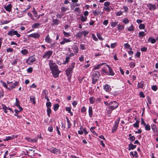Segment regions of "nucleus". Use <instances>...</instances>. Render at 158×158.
Instances as JSON below:
<instances>
[{"label": "nucleus", "mask_w": 158, "mask_h": 158, "mask_svg": "<svg viewBox=\"0 0 158 158\" xmlns=\"http://www.w3.org/2000/svg\"><path fill=\"white\" fill-rule=\"evenodd\" d=\"M49 65L50 69L52 71L54 77L55 78L58 77L59 72L57 65L51 60L49 61Z\"/></svg>", "instance_id": "1"}, {"label": "nucleus", "mask_w": 158, "mask_h": 158, "mask_svg": "<svg viewBox=\"0 0 158 158\" xmlns=\"http://www.w3.org/2000/svg\"><path fill=\"white\" fill-rule=\"evenodd\" d=\"M53 53L52 51H48L44 52V54L42 56L43 58L48 59L52 55Z\"/></svg>", "instance_id": "2"}, {"label": "nucleus", "mask_w": 158, "mask_h": 158, "mask_svg": "<svg viewBox=\"0 0 158 158\" xmlns=\"http://www.w3.org/2000/svg\"><path fill=\"white\" fill-rule=\"evenodd\" d=\"M8 35L10 36H13L14 35H16L17 37H20L21 35L18 33V32L16 31H15L14 29H12L11 30L9 31L7 33Z\"/></svg>", "instance_id": "3"}, {"label": "nucleus", "mask_w": 158, "mask_h": 158, "mask_svg": "<svg viewBox=\"0 0 158 158\" xmlns=\"http://www.w3.org/2000/svg\"><path fill=\"white\" fill-rule=\"evenodd\" d=\"M118 105L119 104L116 101L111 102L109 103V106L113 110L117 108Z\"/></svg>", "instance_id": "4"}, {"label": "nucleus", "mask_w": 158, "mask_h": 158, "mask_svg": "<svg viewBox=\"0 0 158 158\" xmlns=\"http://www.w3.org/2000/svg\"><path fill=\"white\" fill-rule=\"evenodd\" d=\"M50 151L53 153L59 154H60V151L57 149H56L55 148L52 147L49 149Z\"/></svg>", "instance_id": "5"}, {"label": "nucleus", "mask_w": 158, "mask_h": 158, "mask_svg": "<svg viewBox=\"0 0 158 158\" xmlns=\"http://www.w3.org/2000/svg\"><path fill=\"white\" fill-rule=\"evenodd\" d=\"M113 110L109 106L106 109L105 111L106 114L108 117H110Z\"/></svg>", "instance_id": "6"}, {"label": "nucleus", "mask_w": 158, "mask_h": 158, "mask_svg": "<svg viewBox=\"0 0 158 158\" xmlns=\"http://www.w3.org/2000/svg\"><path fill=\"white\" fill-rule=\"evenodd\" d=\"M151 126L152 129L154 134L156 135H158V130L157 129L156 125L155 124H152Z\"/></svg>", "instance_id": "7"}, {"label": "nucleus", "mask_w": 158, "mask_h": 158, "mask_svg": "<svg viewBox=\"0 0 158 158\" xmlns=\"http://www.w3.org/2000/svg\"><path fill=\"white\" fill-rule=\"evenodd\" d=\"M36 60L35 58L33 57H29L26 60V63L29 64H31Z\"/></svg>", "instance_id": "8"}, {"label": "nucleus", "mask_w": 158, "mask_h": 158, "mask_svg": "<svg viewBox=\"0 0 158 158\" xmlns=\"http://www.w3.org/2000/svg\"><path fill=\"white\" fill-rule=\"evenodd\" d=\"M40 36V34L38 33H35L28 35V37H31L35 39L39 38Z\"/></svg>", "instance_id": "9"}, {"label": "nucleus", "mask_w": 158, "mask_h": 158, "mask_svg": "<svg viewBox=\"0 0 158 158\" xmlns=\"http://www.w3.org/2000/svg\"><path fill=\"white\" fill-rule=\"evenodd\" d=\"M35 150L32 149H29L27 152V153L29 156H33L35 154Z\"/></svg>", "instance_id": "10"}, {"label": "nucleus", "mask_w": 158, "mask_h": 158, "mask_svg": "<svg viewBox=\"0 0 158 158\" xmlns=\"http://www.w3.org/2000/svg\"><path fill=\"white\" fill-rule=\"evenodd\" d=\"M147 6L150 10H154L156 8L155 5L151 3H148L147 4Z\"/></svg>", "instance_id": "11"}, {"label": "nucleus", "mask_w": 158, "mask_h": 158, "mask_svg": "<svg viewBox=\"0 0 158 158\" xmlns=\"http://www.w3.org/2000/svg\"><path fill=\"white\" fill-rule=\"evenodd\" d=\"M108 67L109 69V72H108V73L107 74V75H109L113 76L114 75V73L113 72V70L112 69V68L110 67L108 65H106Z\"/></svg>", "instance_id": "12"}, {"label": "nucleus", "mask_w": 158, "mask_h": 158, "mask_svg": "<svg viewBox=\"0 0 158 158\" xmlns=\"http://www.w3.org/2000/svg\"><path fill=\"white\" fill-rule=\"evenodd\" d=\"M100 75V73L98 71H94L93 73L92 76L94 77L99 78Z\"/></svg>", "instance_id": "13"}, {"label": "nucleus", "mask_w": 158, "mask_h": 158, "mask_svg": "<svg viewBox=\"0 0 158 158\" xmlns=\"http://www.w3.org/2000/svg\"><path fill=\"white\" fill-rule=\"evenodd\" d=\"M103 88L104 90L107 92H110L111 89L110 86L108 84H106L104 85L103 86Z\"/></svg>", "instance_id": "14"}, {"label": "nucleus", "mask_w": 158, "mask_h": 158, "mask_svg": "<svg viewBox=\"0 0 158 158\" xmlns=\"http://www.w3.org/2000/svg\"><path fill=\"white\" fill-rule=\"evenodd\" d=\"M73 70L69 67L66 70V74L67 76L71 75L72 73Z\"/></svg>", "instance_id": "15"}, {"label": "nucleus", "mask_w": 158, "mask_h": 158, "mask_svg": "<svg viewBox=\"0 0 158 158\" xmlns=\"http://www.w3.org/2000/svg\"><path fill=\"white\" fill-rule=\"evenodd\" d=\"M71 41V40L70 39L64 38L63 39L62 41L60 42V44L61 45H63L65 43H69Z\"/></svg>", "instance_id": "16"}, {"label": "nucleus", "mask_w": 158, "mask_h": 158, "mask_svg": "<svg viewBox=\"0 0 158 158\" xmlns=\"http://www.w3.org/2000/svg\"><path fill=\"white\" fill-rule=\"evenodd\" d=\"M45 40L46 42L49 44L51 43L52 41V40L50 38L48 34L46 37Z\"/></svg>", "instance_id": "17"}, {"label": "nucleus", "mask_w": 158, "mask_h": 158, "mask_svg": "<svg viewBox=\"0 0 158 158\" xmlns=\"http://www.w3.org/2000/svg\"><path fill=\"white\" fill-rule=\"evenodd\" d=\"M4 8L6 10L10 12L11 10L12 5L11 4H9L7 6H4Z\"/></svg>", "instance_id": "18"}, {"label": "nucleus", "mask_w": 158, "mask_h": 158, "mask_svg": "<svg viewBox=\"0 0 158 158\" xmlns=\"http://www.w3.org/2000/svg\"><path fill=\"white\" fill-rule=\"evenodd\" d=\"M118 123H115L114 126L112 128L111 130V132L112 133L115 132L117 129L118 127Z\"/></svg>", "instance_id": "19"}, {"label": "nucleus", "mask_w": 158, "mask_h": 158, "mask_svg": "<svg viewBox=\"0 0 158 158\" xmlns=\"http://www.w3.org/2000/svg\"><path fill=\"white\" fill-rule=\"evenodd\" d=\"M126 28L129 31H133L135 30V27L132 24H131L130 26L127 27Z\"/></svg>", "instance_id": "20"}, {"label": "nucleus", "mask_w": 158, "mask_h": 158, "mask_svg": "<svg viewBox=\"0 0 158 158\" xmlns=\"http://www.w3.org/2000/svg\"><path fill=\"white\" fill-rule=\"evenodd\" d=\"M148 42H151L152 44L155 43L156 42V40L154 38H153L152 37H149L148 40Z\"/></svg>", "instance_id": "21"}, {"label": "nucleus", "mask_w": 158, "mask_h": 158, "mask_svg": "<svg viewBox=\"0 0 158 158\" xmlns=\"http://www.w3.org/2000/svg\"><path fill=\"white\" fill-rule=\"evenodd\" d=\"M73 50V52H74L77 53L78 52V46L76 45H74L72 48Z\"/></svg>", "instance_id": "22"}, {"label": "nucleus", "mask_w": 158, "mask_h": 158, "mask_svg": "<svg viewBox=\"0 0 158 158\" xmlns=\"http://www.w3.org/2000/svg\"><path fill=\"white\" fill-rule=\"evenodd\" d=\"M89 114L90 118H91L93 115V109L92 106H89Z\"/></svg>", "instance_id": "23"}, {"label": "nucleus", "mask_w": 158, "mask_h": 158, "mask_svg": "<svg viewBox=\"0 0 158 158\" xmlns=\"http://www.w3.org/2000/svg\"><path fill=\"white\" fill-rule=\"evenodd\" d=\"M52 20L53 21L52 23V25H58L60 23L59 20L58 19H53Z\"/></svg>", "instance_id": "24"}, {"label": "nucleus", "mask_w": 158, "mask_h": 158, "mask_svg": "<svg viewBox=\"0 0 158 158\" xmlns=\"http://www.w3.org/2000/svg\"><path fill=\"white\" fill-rule=\"evenodd\" d=\"M105 64H106L105 63H102L100 64H98V65H95L94 66V69L96 70V69H99L103 65Z\"/></svg>", "instance_id": "25"}, {"label": "nucleus", "mask_w": 158, "mask_h": 158, "mask_svg": "<svg viewBox=\"0 0 158 158\" xmlns=\"http://www.w3.org/2000/svg\"><path fill=\"white\" fill-rule=\"evenodd\" d=\"M136 145H134L132 143H130L129 145L128 150H130L131 149H133L136 148Z\"/></svg>", "instance_id": "26"}, {"label": "nucleus", "mask_w": 158, "mask_h": 158, "mask_svg": "<svg viewBox=\"0 0 158 158\" xmlns=\"http://www.w3.org/2000/svg\"><path fill=\"white\" fill-rule=\"evenodd\" d=\"M15 138V135H13L12 136H8L6 137V138L4 139V141H7L9 140H10Z\"/></svg>", "instance_id": "27"}, {"label": "nucleus", "mask_w": 158, "mask_h": 158, "mask_svg": "<svg viewBox=\"0 0 158 158\" xmlns=\"http://www.w3.org/2000/svg\"><path fill=\"white\" fill-rule=\"evenodd\" d=\"M89 101L91 104H93L95 102L96 99L93 97H91L89 98Z\"/></svg>", "instance_id": "28"}, {"label": "nucleus", "mask_w": 158, "mask_h": 158, "mask_svg": "<svg viewBox=\"0 0 158 158\" xmlns=\"http://www.w3.org/2000/svg\"><path fill=\"white\" fill-rule=\"evenodd\" d=\"M30 98L31 102H32L33 104H35L36 103L35 97L34 96H30Z\"/></svg>", "instance_id": "29"}, {"label": "nucleus", "mask_w": 158, "mask_h": 158, "mask_svg": "<svg viewBox=\"0 0 158 158\" xmlns=\"http://www.w3.org/2000/svg\"><path fill=\"white\" fill-rule=\"evenodd\" d=\"M71 107H67L65 108V110L70 114L71 116L73 115V113L71 111Z\"/></svg>", "instance_id": "30"}, {"label": "nucleus", "mask_w": 158, "mask_h": 158, "mask_svg": "<svg viewBox=\"0 0 158 158\" xmlns=\"http://www.w3.org/2000/svg\"><path fill=\"white\" fill-rule=\"evenodd\" d=\"M146 35V34L144 31H140L139 32L138 36L140 38H143Z\"/></svg>", "instance_id": "31"}, {"label": "nucleus", "mask_w": 158, "mask_h": 158, "mask_svg": "<svg viewBox=\"0 0 158 158\" xmlns=\"http://www.w3.org/2000/svg\"><path fill=\"white\" fill-rule=\"evenodd\" d=\"M138 88H142L143 87V81L140 82H139L137 85Z\"/></svg>", "instance_id": "32"}, {"label": "nucleus", "mask_w": 158, "mask_h": 158, "mask_svg": "<svg viewBox=\"0 0 158 158\" xmlns=\"http://www.w3.org/2000/svg\"><path fill=\"white\" fill-rule=\"evenodd\" d=\"M95 128V127H91L90 130L93 133L94 135L97 136H98L97 133L94 131V129Z\"/></svg>", "instance_id": "33"}, {"label": "nucleus", "mask_w": 158, "mask_h": 158, "mask_svg": "<svg viewBox=\"0 0 158 158\" xmlns=\"http://www.w3.org/2000/svg\"><path fill=\"white\" fill-rule=\"evenodd\" d=\"M130 154L133 157H137L138 155L136 151H135L134 152H130Z\"/></svg>", "instance_id": "34"}, {"label": "nucleus", "mask_w": 158, "mask_h": 158, "mask_svg": "<svg viewBox=\"0 0 158 158\" xmlns=\"http://www.w3.org/2000/svg\"><path fill=\"white\" fill-rule=\"evenodd\" d=\"M41 24L39 23H35L33 24L32 25V27L33 28H37L39 27L40 25Z\"/></svg>", "instance_id": "35"}, {"label": "nucleus", "mask_w": 158, "mask_h": 158, "mask_svg": "<svg viewBox=\"0 0 158 158\" xmlns=\"http://www.w3.org/2000/svg\"><path fill=\"white\" fill-rule=\"evenodd\" d=\"M48 93V91L46 89H44L42 91V95L45 97L47 96Z\"/></svg>", "instance_id": "36"}, {"label": "nucleus", "mask_w": 158, "mask_h": 158, "mask_svg": "<svg viewBox=\"0 0 158 158\" xmlns=\"http://www.w3.org/2000/svg\"><path fill=\"white\" fill-rule=\"evenodd\" d=\"M87 19V18L85 16H83V15H82L81 18H80V19L81 22H84L86 21Z\"/></svg>", "instance_id": "37"}, {"label": "nucleus", "mask_w": 158, "mask_h": 158, "mask_svg": "<svg viewBox=\"0 0 158 158\" xmlns=\"http://www.w3.org/2000/svg\"><path fill=\"white\" fill-rule=\"evenodd\" d=\"M124 28V27L123 25H121L119 24L118 25L117 28L119 30H121L123 29Z\"/></svg>", "instance_id": "38"}, {"label": "nucleus", "mask_w": 158, "mask_h": 158, "mask_svg": "<svg viewBox=\"0 0 158 158\" xmlns=\"http://www.w3.org/2000/svg\"><path fill=\"white\" fill-rule=\"evenodd\" d=\"M93 15L94 16H98L100 13V11L99 10L96 11V10H93Z\"/></svg>", "instance_id": "39"}, {"label": "nucleus", "mask_w": 158, "mask_h": 158, "mask_svg": "<svg viewBox=\"0 0 158 158\" xmlns=\"http://www.w3.org/2000/svg\"><path fill=\"white\" fill-rule=\"evenodd\" d=\"M70 57H69L68 56L66 57L65 60L63 63V64H65L66 63H68L69 62V60L70 59Z\"/></svg>", "instance_id": "40"}, {"label": "nucleus", "mask_w": 158, "mask_h": 158, "mask_svg": "<svg viewBox=\"0 0 158 158\" xmlns=\"http://www.w3.org/2000/svg\"><path fill=\"white\" fill-rule=\"evenodd\" d=\"M66 119L67 122L68 124V128H69L70 127L71 125V124L70 123V120H69L68 118L67 117H66Z\"/></svg>", "instance_id": "41"}, {"label": "nucleus", "mask_w": 158, "mask_h": 158, "mask_svg": "<svg viewBox=\"0 0 158 158\" xmlns=\"http://www.w3.org/2000/svg\"><path fill=\"white\" fill-rule=\"evenodd\" d=\"M118 22H113L111 23V26L112 27H114L118 25Z\"/></svg>", "instance_id": "42"}, {"label": "nucleus", "mask_w": 158, "mask_h": 158, "mask_svg": "<svg viewBox=\"0 0 158 158\" xmlns=\"http://www.w3.org/2000/svg\"><path fill=\"white\" fill-rule=\"evenodd\" d=\"M122 22L125 24H127L129 23V21L128 19L127 18H124L122 19Z\"/></svg>", "instance_id": "43"}, {"label": "nucleus", "mask_w": 158, "mask_h": 158, "mask_svg": "<svg viewBox=\"0 0 158 158\" xmlns=\"http://www.w3.org/2000/svg\"><path fill=\"white\" fill-rule=\"evenodd\" d=\"M139 121L137 120L136 122L133 124V127H139Z\"/></svg>", "instance_id": "44"}, {"label": "nucleus", "mask_w": 158, "mask_h": 158, "mask_svg": "<svg viewBox=\"0 0 158 158\" xmlns=\"http://www.w3.org/2000/svg\"><path fill=\"white\" fill-rule=\"evenodd\" d=\"M19 84V82L18 81H16L14 83V85L11 87V89H12L13 88H15V87L18 85Z\"/></svg>", "instance_id": "45"}, {"label": "nucleus", "mask_w": 158, "mask_h": 158, "mask_svg": "<svg viewBox=\"0 0 158 158\" xmlns=\"http://www.w3.org/2000/svg\"><path fill=\"white\" fill-rule=\"evenodd\" d=\"M47 111V114L49 117H50V114L51 113L52 110L50 108H48Z\"/></svg>", "instance_id": "46"}, {"label": "nucleus", "mask_w": 158, "mask_h": 158, "mask_svg": "<svg viewBox=\"0 0 158 158\" xmlns=\"http://www.w3.org/2000/svg\"><path fill=\"white\" fill-rule=\"evenodd\" d=\"M59 106L57 104H55L54 106V111H56L59 108Z\"/></svg>", "instance_id": "47"}, {"label": "nucleus", "mask_w": 158, "mask_h": 158, "mask_svg": "<svg viewBox=\"0 0 158 158\" xmlns=\"http://www.w3.org/2000/svg\"><path fill=\"white\" fill-rule=\"evenodd\" d=\"M75 63L74 62H73L71 63L70 65H69V68H70L71 69H72L73 70L74 68L75 67Z\"/></svg>", "instance_id": "48"}, {"label": "nucleus", "mask_w": 158, "mask_h": 158, "mask_svg": "<svg viewBox=\"0 0 158 158\" xmlns=\"http://www.w3.org/2000/svg\"><path fill=\"white\" fill-rule=\"evenodd\" d=\"M21 53L25 55L28 53V51L26 49H24L21 51Z\"/></svg>", "instance_id": "49"}, {"label": "nucleus", "mask_w": 158, "mask_h": 158, "mask_svg": "<svg viewBox=\"0 0 158 158\" xmlns=\"http://www.w3.org/2000/svg\"><path fill=\"white\" fill-rule=\"evenodd\" d=\"M82 35H83L84 37L85 36L89 33V31H84L81 32Z\"/></svg>", "instance_id": "50"}, {"label": "nucleus", "mask_w": 158, "mask_h": 158, "mask_svg": "<svg viewBox=\"0 0 158 158\" xmlns=\"http://www.w3.org/2000/svg\"><path fill=\"white\" fill-rule=\"evenodd\" d=\"M63 33L64 36L65 37H68L70 35V34L69 33L66 32L64 31H63Z\"/></svg>", "instance_id": "51"}, {"label": "nucleus", "mask_w": 158, "mask_h": 158, "mask_svg": "<svg viewBox=\"0 0 158 158\" xmlns=\"http://www.w3.org/2000/svg\"><path fill=\"white\" fill-rule=\"evenodd\" d=\"M98 78H94V77L92 78V83L93 84H95L96 83L97 81H98Z\"/></svg>", "instance_id": "52"}, {"label": "nucleus", "mask_w": 158, "mask_h": 158, "mask_svg": "<svg viewBox=\"0 0 158 158\" xmlns=\"http://www.w3.org/2000/svg\"><path fill=\"white\" fill-rule=\"evenodd\" d=\"M144 126L145 127V129L146 130L149 131L150 130L151 128L150 126L148 124H147V125L146 124Z\"/></svg>", "instance_id": "53"}, {"label": "nucleus", "mask_w": 158, "mask_h": 158, "mask_svg": "<svg viewBox=\"0 0 158 158\" xmlns=\"http://www.w3.org/2000/svg\"><path fill=\"white\" fill-rule=\"evenodd\" d=\"M10 21L6 20L4 21L0 22V25H3L4 24H7L10 23Z\"/></svg>", "instance_id": "54"}, {"label": "nucleus", "mask_w": 158, "mask_h": 158, "mask_svg": "<svg viewBox=\"0 0 158 158\" xmlns=\"http://www.w3.org/2000/svg\"><path fill=\"white\" fill-rule=\"evenodd\" d=\"M145 28V25L143 24H140L139 26V28L140 29H143Z\"/></svg>", "instance_id": "55"}, {"label": "nucleus", "mask_w": 158, "mask_h": 158, "mask_svg": "<svg viewBox=\"0 0 158 158\" xmlns=\"http://www.w3.org/2000/svg\"><path fill=\"white\" fill-rule=\"evenodd\" d=\"M124 46L126 48H128L130 50L131 49V48H130V45L128 43L125 44Z\"/></svg>", "instance_id": "56"}, {"label": "nucleus", "mask_w": 158, "mask_h": 158, "mask_svg": "<svg viewBox=\"0 0 158 158\" xmlns=\"http://www.w3.org/2000/svg\"><path fill=\"white\" fill-rule=\"evenodd\" d=\"M92 37L93 40H94V41H98V39H97V38L94 34H93L92 35Z\"/></svg>", "instance_id": "57"}, {"label": "nucleus", "mask_w": 158, "mask_h": 158, "mask_svg": "<svg viewBox=\"0 0 158 158\" xmlns=\"http://www.w3.org/2000/svg\"><path fill=\"white\" fill-rule=\"evenodd\" d=\"M15 105L17 106L20 105L19 102L17 98H16V102L15 104Z\"/></svg>", "instance_id": "58"}, {"label": "nucleus", "mask_w": 158, "mask_h": 158, "mask_svg": "<svg viewBox=\"0 0 158 158\" xmlns=\"http://www.w3.org/2000/svg\"><path fill=\"white\" fill-rule=\"evenodd\" d=\"M32 12L33 13V14L34 16L36 17H37V15H38L37 13V12H36V11H35V9L34 7H33V10L32 11Z\"/></svg>", "instance_id": "59"}, {"label": "nucleus", "mask_w": 158, "mask_h": 158, "mask_svg": "<svg viewBox=\"0 0 158 158\" xmlns=\"http://www.w3.org/2000/svg\"><path fill=\"white\" fill-rule=\"evenodd\" d=\"M97 36L98 39L100 40H103V39L102 38L100 33H97Z\"/></svg>", "instance_id": "60"}, {"label": "nucleus", "mask_w": 158, "mask_h": 158, "mask_svg": "<svg viewBox=\"0 0 158 158\" xmlns=\"http://www.w3.org/2000/svg\"><path fill=\"white\" fill-rule=\"evenodd\" d=\"M101 101H102L101 98L100 97H99V98H97L96 99L95 102H96V103H98L99 102H101Z\"/></svg>", "instance_id": "61"}, {"label": "nucleus", "mask_w": 158, "mask_h": 158, "mask_svg": "<svg viewBox=\"0 0 158 158\" xmlns=\"http://www.w3.org/2000/svg\"><path fill=\"white\" fill-rule=\"evenodd\" d=\"M28 15L29 17H30L33 20H35V19H34L33 15H32L31 13L30 12H28Z\"/></svg>", "instance_id": "62"}, {"label": "nucleus", "mask_w": 158, "mask_h": 158, "mask_svg": "<svg viewBox=\"0 0 158 158\" xmlns=\"http://www.w3.org/2000/svg\"><path fill=\"white\" fill-rule=\"evenodd\" d=\"M123 14V12L120 10L117 12L116 15L117 16H120L122 15Z\"/></svg>", "instance_id": "63"}, {"label": "nucleus", "mask_w": 158, "mask_h": 158, "mask_svg": "<svg viewBox=\"0 0 158 158\" xmlns=\"http://www.w3.org/2000/svg\"><path fill=\"white\" fill-rule=\"evenodd\" d=\"M86 109L85 107L84 106H83L82 107L81 110V113H84L86 112Z\"/></svg>", "instance_id": "64"}]
</instances>
